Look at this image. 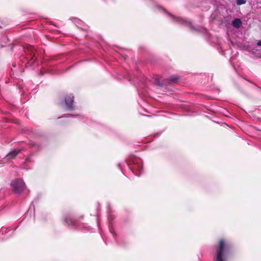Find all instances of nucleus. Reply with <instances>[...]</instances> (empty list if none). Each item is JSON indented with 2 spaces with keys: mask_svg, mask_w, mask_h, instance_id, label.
<instances>
[{
  "mask_svg": "<svg viewBox=\"0 0 261 261\" xmlns=\"http://www.w3.org/2000/svg\"><path fill=\"white\" fill-rule=\"evenodd\" d=\"M231 249V244L224 239H221L217 247L216 261H226V256L230 252Z\"/></svg>",
  "mask_w": 261,
  "mask_h": 261,
  "instance_id": "nucleus-1",
  "label": "nucleus"
},
{
  "mask_svg": "<svg viewBox=\"0 0 261 261\" xmlns=\"http://www.w3.org/2000/svg\"><path fill=\"white\" fill-rule=\"evenodd\" d=\"M11 186L15 193H20L23 191L25 184L22 179H17L11 181Z\"/></svg>",
  "mask_w": 261,
  "mask_h": 261,
  "instance_id": "nucleus-2",
  "label": "nucleus"
},
{
  "mask_svg": "<svg viewBox=\"0 0 261 261\" xmlns=\"http://www.w3.org/2000/svg\"><path fill=\"white\" fill-rule=\"evenodd\" d=\"M25 53L27 54L30 55V58L31 60H33V62H34L36 60V50L33 46L31 45L27 46V47L25 48Z\"/></svg>",
  "mask_w": 261,
  "mask_h": 261,
  "instance_id": "nucleus-3",
  "label": "nucleus"
},
{
  "mask_svg": "<svg viewBox=\"0 0 261 261\" xmlns=\"http://www.w3.org/2000/svg\"><path fill=\"white\" fill-rule=\"evenodd\" d=\"M73 101L74 96L70 94L65 97V102L68 110H73L74 109Z\"/></svg>",
  "mask_w": 261,
  "mask_h": 261,
  "instance_id": "nucleus-4",
  "label": "nucleus"
},
{
  "mask_svg": "<svg viewBox=\"0 0 261 261\" xmlns=\"http://www.w3.org/2000/svg\"><path fill=\"white\" fill-rule=\"evenodd\" d=\"M20 152V149H15L12 151H11L9 153L7 154L6 157L8 159H14L19 152Z\"/></svg>",
  "mask_w": 261,
  "mask_h": 261,
  "instance_id": "nucleus-5",
  "label": "nucleus"
},
{
  "mask_svg": "<svg viewBox=\"0 0 261 261\" xmlns=\"http://www.w3.org/2000/svg\"><path fill=\"white\" fill-rule=\"evenodd\" d=\"M179 79L178 76L174 75L170 76L167 80L169 81V83H176L177 82Z\"/></svg>",
  "mask_w": 261,
  "mask_h": 261,
  "instance_id": "nucleus-6",
  "label": "nucleus"
},
{
  "mask_svg": "<svg viewBox=\"0 0 261 261\" xmlns=\"http://www.w3.org/2000/svg\"><path fill=\"white\" fill-rule=\"evenodd\" d=\"M232 24L234 28L238 29L241 27L242 21L240 19L236 18L233 20Z\"/></svg>",
  "mask_w": 261,
  "mask_h": 261,
  "instance_id": "nucleus-7",
  "label": "nucleus"
},
{
  "mask_svg": "<svg viewBox=\"0 0 261 261\" xmlns=\"http://www.w3.org/2000/svg\"><path fill=\"white\" fill-rule=\"evenodd\" d=\"M64 222L68 224L71 225H74L75 223V221L74 220H72L71 218H68V217L65 218Z\"/></svg>",
  "mask_w": 261,
  "mask_h": 261,
  "instance_id": "nucleus-8",
  "label": "nucleus"
},
{
  "mask_svg": "<svg viewBox=\"0 0 261 261\" xmlns=\"http://www.w3.org/2000/svg\"><path fill=\"white\" fill-rule=\"evenodd\" d=\"M246 0H237V4L238 5H242L246 4Z\"/></svg>",
  "mask_w": 261,
  "mask_h": 261,
  "instance_id": "nucleus-9",
  "label": "nucleus"
},
{
  "mask_svg": "<svg viewBox=\"0 0 261 261\" xmlns=\"http://www.w3.org/2000/svg\"><path fill=\"white\" fill-rule=\"evenodd\" d=\"M257 46H261V40L257 42Z\"/></svg>",
  "mask_w": 261,
  "mask_h": 261,
  "instance_id": "nucleus-10",
  "label": "nucleus"
}]
</instances>
